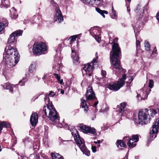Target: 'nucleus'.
Listing matches in <instances>:
<instances>
[{
  "instance_id": "f257e3e1",
  "label": "nucleus",
  "mask_w": 159,
  "mask_h": 159,
  "mask_svg": "<svg viewBox=\"0 0 159 159\" xmlns=\"http://www.w3.org/2000/svg\"><path fill=\"white\" fill-rule=\"evenodd\" d=\"M120 52V48L118 44L114 43L112 46V49L110 52V61L113 66V70L116 69L117 71L121 73L122 75L121 78H119L118 81L120 83V81L124 82L123 85L125 84V80L126 78V75L124 73L125 70L122 69L120 65V61L118 59L119 54Z\"/></svg>"
},
{
  "instance_id": "f03ea898",
  "label": "nucleus",
  "mask_w": 159,
  "mask_h": 159,
  "mask_svg": "<svg viewBox=\"0 0 159 159\" xmlns=\"http://www.w3.org/2000/svg\"><path fill=\"white\" fill-rule=\"evenodd\" d=\"M19 55L16 48L9 46L3 54V61L7 65L12 67L18 62Z\"/></svg>"
},
{
  "instance_id": "7ed1b4c3",
  "label": "nucleus",
  "mask_w": 159,
  "mask_h": 159,
  "mask_svg": "<svg viewBox=\"0 0 159 159\" xmlns=\"http://www.w3.org/2000/svg\"><path fill=\"white\" fill-rule=\"evenodd\" d=\"M157 113L156 110L153 109H145L138 113L139 124L142 125L149 123L151 117H153Z\"/></svg>"
},
{
  "instance_id": "20e7f679",
  "label": "nucleus",
  "mask_w": 159,
  "mask_h": 159,
  "mask_svg": "<svg viewBox=\"0 0 159 159\" xmlns=\"http://www.w3.org/2000/svg\"><path fill=\"white\" fill-rule=\"evenodd\" d=\"M43 111L45 116L53 123H58L59 122V117L56 109L53 108L52 105H48L47 108L44 107Z\"/></svg>"
},
{
  "instance_id": "39448f33",
  "label": "nucleus",
  "mask_w": 159,
  "mask_h": 159,
  "mask_svg": "<svg viewBox=\"0 0 159 159\" xmlns=\"http://www.w3.org/2000/svg\"><path fill=\"white\" fill-rule=\"evenodd\" d=\"M71 134L81 150L84 154L89 156L90 155V152L86 147L84 140L80 137L78 131L75 129Z\"/></svg>"
},
{
  "instance_id": "423d86ee",
  "label": "nucleus",
  "mask_w": 159,
  "mask_h": 159,
  "mask_svg": "<svg viewBox=\"0 0 159 159\" xmlns=\"http://www.w3.org/2000/svg\"><path fill=\"white\" fill-rule=\"evenodd\" d=\"M47 50V46L43 43H35L32 48L34 54L38 55L44 54Z\"/></svg>"
},
{
  "instance_id": "0eeeda50",
  "label": "nucleus",
  "mask_w": 159,
  "mask_h": 159,
  "mask_svg": "<svg viewBox=\"0 0 159 159\" xmlns=\"http://www.w3.org/2000/svg\"><path fill=\"white\" fill-rule=\"evenodd\" d=\"M150 89L147 85H144L142 89L137 92V97L139 100H144L148 96Z\"/></svg>"
},
{
  "instance_id": "6e6552de",
  "label": "nucleus",
  "mask_w": 159,
  "mask_h": 159,
  "mask_svg": "<svg viewBox=\"0 0 159 159\" xmlns=\"http://www.w3.org/2000/svg\"><path fill=\"white\" fill-rule=\"evenodd\" d=\"M97 59H94L91 63H89L84 65L83 68L84 70L86 72V74L87 73H92L94 67L96 65L97 66Z\"/></svg>"
},
{
  "instance_id": "1a4fd4ad",
  "label": "nucleus",
  "mask_w": 159,
  "mask_h": 159,
  "mask_svg": "<svg viewBox=\"0 0 159 159\" xmlns=\"http://www.w3.org/2000/svg\"><path fill=\"white\" fill-rule=\"evenodd\" d=\"M22 33V31L20 30H17L12 33L10 35L8 39V43L11 45L12 44L15 43L16 41V38L21 35Z\"/></svg>"
},
{
  "instance_id": "9d476101",
  "label": "nucleus",
  "mask_w": 159,
  "mask_h": 159,
  "mask_svg": "<svg viewBox=\"0 0 159 159\" xmlns=\"http://www.w3.org/2000/svg\"><path fill=\"white\" fill-rule=\"evenodd\" d=\"M159 125V119H157L154 121L152 127V130L150 132V137L155 138L157 136V133L158 132Z\"/></svg>"
},
{
  "instance_id": "9b49d317",
  "label": "nucleus",
  "mask_w": 159,
  "mask_h": 159,
  "mask_svg": "<svg viewBox=\"0 0 159 159\" xmlns=\"http://www.w3.org/2000/svg\"><path fill=\"white\" fill-rule=\"evenodd\" d=\"M79 126L81 131L84 133L87 134L89 133L92 134H94L96 133V129L90 127L86 126L83 124H80Z\"/></svg>"
},
{
  "instance_id": "f8f14e48",
  "label": "nucleus",
  "mask_w": 159,
  "mask_h": 159,
  "mask_svg": "<svg viewBox=\"0 0 159 159\" xmlns=\"http://www.w3.org/2000/svg\"><path fill=\"white\" fill-rule=\"evenodd\" d=\"M123 83L124 82L123 81H120V83L118 81L116 82V83L109 84L107 85V87L108 88L111 90L117 91L123 86Z\"/></svg>"
},
{
  "instance_id": "ddd939ff",
  "label": "nucleus",
  "mask_w": 159,
  "mask_h": 159,
  "mask_svg": "<svg viewBox=\"0 0 159 159\" xmlns=\"http://www.w3.org/2000/svg\"><path fill=\"white\" fill-rule=\"evenodd\" d=\"M86 98L87 100H92L96 98L95 94L93 90L92 87H88L86 92Z\"/></svg>"
},
{
  "instance_id": "4468645a",
  "label": "nucleus",
  "mask_w": 159,
  "mask_h": 159,
  "mask_svg": "<svg viewBox=\"0 0 159 159\" xmlns=\"http://www.w3.org/2000/svg\"><path fill=\"white\" fill-rule=\"evenodd\" d=\"M30 123L33 126H35L38 121V115L36 113H32L30 118Z\"/></svg>"
},
{
  "instance_id": "2eb2a0df",
  "label": "nucleus",
  "mask_w": 159,
  "mask_h": 159,
  "mask_svg": "<svg viewBox=\"0 0 159 159\" xmlns=\"http://www.w3.org/2000/svg\"><path fill=\"white\" fill-rule=\"evenodd\" d=\"M63 17L62 15L61 11L59 10H57L54 17L55 21H57L58 23H59L63 21Z\"/></svg>"
},
{
  "instance_id": "dca6fc26",
  "label": "nucleus",
  "mask_w": 159,
  "mask_h": 159,
  "mask_svg": "<svg viewBox=\"0 0 159 159\" xmlns=\"http://www.w3.org/2000/svg\"><path fill=\"white\" fill-rule=\"evenodd\" d=\"M71 52L72 53V57L73 58L74 62L77 64L79 63L78 60H79V57L78 53L75 50L71 49Z\"/></svg>"
},
{
  "instance_id": "f3484780",
  "label": "nucleus",
  "mask_w": 159,
  "mask_h": 159,
  "mask_svg": "<svg viewBox=\"0 0 159 159\" xmlns=\"http://www.w3.org/2000/svg\"><path fill=\"white\" fill-rule=\"evenodd\" d=\"M126 139L129 140L127 143V144L129 147L131 148H133L136 145V143H135L132 139H131L128 137H125L123 138V140L125 141Z\"/></svg>"
},
{
  "instance_id": "a211bd4d",
  "label": "nucleus",
  "mask_w": 159,
  "mask_h": 159,
  "mask_svg": "<svg viewBox=\"0 0 159 159\" xmlns=\"http://www.w3.org/2000/svg\"><path fill=\"white\" fill-rule=\"evenodd\" d=\"M4 89H9L10 92L12 93L13 88L15 87V85L12 84L10 83H7L4 85H1Z\"/></svg>"
},
{
  "instance_id": "6ab92c4d",
  "label": "nucleus",
  "mask_w": 159,
  "mask_h": 159,
  "mask_svg": "<svg viewBox=\"0 0 159 159\" xmlns=\"http://www.w3.org/2000/svg\"><path fill=\"white\" fill-rule=\"evenodd\" d=\"M81 106L82 108H84V111L87 113L89 109L88 106L87 105L86 101L84 99H81Z\"/></svg>"
},
{
  "instance_id": "aec40b11",
  "label": "nucleus",
  "mask_w": 159,
  "mask_h": 159,
  "mask_svg": "<svg viewBox=\"0 0 159 159\" xmlns=\"http://www.w3.org/2000/svg\"><path fill=\"white\" fill-rule=\"evenodd\" d=\"M126 103L123 102L120 104V112H121L123 115H125L126 114V111H127L126 106Z\"/></svg>"
},
{
  "instance_id": "412c9836",
  "label": "nucleus",
  "mask_w": 159,
  "mask_h": 159,
  "mask_svg": "<svg viewBox=\"0 0 159 159\" xmlns=\"http://www.w3.org/2000/svg\"><path fill=\"white\" fill-rule=\"evenodd\" d=\"M9 7V0H1L0 7L7 8Z\"/></svg>"
},
{
  "instance_id": "4be33fe9",
  "label": "nucleus",
  "mask_w": 159,
  "mask_h": 159,
  "mask_svg": "<svg viewBox=\"0 0 159 159\" xmlns=\"http://www.w3.org/2000/svg\"><path fill=\"white\" fill-rule=\"evenodd\" d=\"M102 2V0H88V3L91 5H99Z\"/></svg>"
},
{
  "instance_id": "5701e85b",
  "label": "nucleus",
  "mask_w": 159,
  "mask_h": 159,
  "mask_svg": "<svg viewBox=\"0 0 159 159\" xmlns=\"http://www.w3.org/2000/svg\"><path fill=\"white\" fill-rule=\"evenodd\" d=\"M10 16L12 19H14L17 17L18 14L14 7L12 8L10 11Z\"/></svg>"
},
{
  "instance_id": "b1692460",
  "label": "nucleus",
  "mask_w": 159,
  "mask_h": 159,
  "mask_svg": "<svg viewBox=\"0 0 159 159\" xmlns=\"http://www.w3.org/2000/svg\"><path fill=\"white\" fill-rule=\"evenodd\" d=\"M4 127H10V124L9 123L5 121H3L0 123V133Z\"/></svg>"
},
{
  "instance_id": "393cba45",
  "label": "nucleus",
  "mask_w": 159,
  "mask_h": 159,
  "mask_svg": "<svg viewBox=\"0 0 159 159\" xmlns=\"http://www.w3.org/2000/svg\"><path fill=\"white\" fill-rule=\"evenodd\" d=\"M137 35V34L135 35V36L136 37V47L137 51V56H139V54L138 53L139 52H140L141 50H140L139 49L140 48V42L139 40H138Z\"/></svg>"
},
{
  "instance_id": "a878e982",
  "label": "nucleus",
  "mask_w": 159,
  "mask_h": 159,
  "mask_svg": "<svg viewBox=\"0 0 159 159\" xmlns=\"http://www.w3.org/2000/svg\"><path fill=\"white\" fill-rule=\"evenodd\" d=\"M62 67V65L61 64H57V65H55L52 68L54 70L55 73H57V71H59L60 70Z\"/></svg>"
},
{
  "instance_id": "bb28decb",
  "label": "nucleus",
  "mask_w": 159,
  "mask_h": 159,
  "mask_svg": "<svg viewBox=\"0 0 159 159\" xmlns=\"http://www.w3.org/2000/svg\"><path fill=\"white\" fill-rule=\"evenodd\" d=\"M135 11L137 13L139 12V13L142 12V14H143L144 12V8L141 5H139L136 7Z\"/></svg>"
},
{
  "instance_id": "cd10ccee",
  "label": "nucleus",
  "mask_w": 159,
  "mask_h": 159,
  "mask_svg": "<svg viewBox=\"0 0 159 159\" xmlns=\"http://www.w3.org/2000/svg\"><path fill=\"white\" fill-rule=\"evenodd\" d=\"M55 77L58 80V82L59 84H64L63 80L62 79H61V76L59 74L54 73L53 74Z\"/></svg>"
},
{
  "instance_id": "c85d7f7f",
  "label": "nucleus",
  "mask_w": 159,
  "mask_h": 159,
  "mask_svg": "<svg viewBox=\"0 0 159 159\" xmlns=\"http://www.w3.org/2000/svg\"><path fill=\"white\" fill-rule=\"evenodd\" d=\"M96 11L101 15L103 17H105V16L104 14H108V12L105 10H102L98 8H96Z\"/></svg>"
},
{
  "instance_id": "c756f323",
  "label": "nucleus",
  "mask_w": 159,
  "mask_h": 159,
  "mask_svg": "<svg viewBox=\"0 0 159 159\" xmlns=\"http://www.w3.org/2000/svg\"><path fill=\"white\" fill-rule=\"evenodd\" d=\"M36 63L33 62L30 65L29 68V70L30 73H33L34 70L36 67Z\"/></svg>"
},
{
  "instance_id": "7c9ffc66",
  "label": "nucleus",
  "mask_w": 159,
  "mask_h": 159,
  "mask_svg": "<svg viewBox=\"0 0 159 159\" xmlns=\"http://www.w3.org/2000/svg\"><path fill=\"white\" fill-rule=\"evenodd\" d=\"M51 156L53 159H59L61 156L59 154L56 153H52Z\"/></svg>"
},
{
  "instance_id": "2f4dec72",
  "label": "nucleus",
  "mask_w": 159,
  "mask_h": 159,
  "mask_svg": "<svg viewBox=\"0 0 159 159\" xmlns=\"http://www.w3.org/2000/svg\"><path fill=\"white\" fill-rule=\"evenodd\" d=\"M2 20H0V23L2 24V25H4V27L7 26L8 25V22L7 20L5 18H1Z\"/></svg>"
},
{
  "instance_id": "473e14b6",
  "label": "nucleus",
  "mask_w": 159,
  "mask_h": 159,
  "mask_svg": "<svg viewBox=\"0 0 159 159\" xmlns=\"http://www.w3.org/2000/svg\"><path fill=\"white\" fill-rule=\"evenodd\" d=\"M116 145L118 147H119V146L120 147H125L126 146L125 143L121 140H118L117 142Z\"/></svg>"
},
{
  "instance_id": "72a5a7b5",
  "label": "nucleus",
  "mask_w": 159,
  "mask_h": 159,
  "mask_svg": "<svg viewBox=\"0 0 159 159\" xmlns=\"http://www.w3.org/2000/svg\"><path fill=\"white\" fill-rule=\"evenodd\" d=\"M145 49L147 51H149L150 50V45L147 41H145L144 43Z\"/></svg>"
},
{
  "instance_id": "f704fd0d",
  "label": "nucleus",
  "mask_w": 159,
  "mask_h": 159,
  "mask_svg": "<svg viewBox=\"0 0 159 159\" xmlns=\"http://www.w3.org/2000/svg\"><path fill=\"white\" fill-rule=\"evenodd\" d=\"M132 139L135 143H136L139 141V137L138 135H133L132 136V138L131 139Z\"/></svg>"
},
{
  "instance_id": "c9c22d12",
  "label": "nucleus",
  "mask_w": 159,
  "mask_h": 159,
  "mask_svg": "<svg viewBox=\"0 0 159 159\" xmlns=\"http://www.w3.org/2000/svg\"><path fill=\"white\" fill-rule=\"evenodd\" d=\"M111 18L113 19H116L117 17V16L116 15L115 11L114 10L113 8L112 7V12L111 15Z\"/></svg>"
},
{
  "instance_id": "e433bc0d",
  "label": "nucleus",
  "mask_w": 159,
  "mask_h": 159,
  "mask_svg": "<svg viewBox=\"0 0 159 159\" xmlns=\"http://www.w3.org/2000/svg\"><path fill=\"white\" fill-rule=\"evenodd\" d=\"M98 34H97V33H96V34H95L94 33V36H93V37H94V38H95L96 40L99 43L100 40H101V38L100 37H99L98 36Z\"/></svg>"
},
{
  "instance_id": "4c0bfd02",
  "label": "nucleus",
  "mask_w": 159,
  "mask_h": 159,
  "mask_svg": "<svg viewBox=\"0 0 159 159\" xmlns=\"http://www.w3.org/2000/svg\"><path fill=\"white\" fill-rule=\"evenodd\" d=\"M27 81V80L26 78H23L19 82V84H20L21 86H23L24 85L25 82Z\"/></svg>"
},
{
  "instance_id": "58836bf2",
  "label": "nucleus",
  "mask_w": 159,
  "mask_h": 159,
  "mask_svg": "<svg viewBox=\"0 0 159 159\" xmlns=\"http://www.w3.org/2000/svg\"><path fill=\"white\" fill-rule=\"evenodd\" d=\"M78 35H75L71 36L70 37V38L71 39V40H70V44L71 43V42L73 41H75L76 39L77 38Z\"/></svg>"
},
{
  "instance_id": "ea45409f",
  "label": "nucleus",
  "mask_w": 159,
  "mask_h": 159,
  "mask_svg": "<svg viewBox=\"0 0 159 159\" xmlns=\"http://www.w3.org/2000/svg\"><path fill=\"white\" fill-rule=\"evenodd\" d=\"M154 84V82L152 80H149V83L148 84V86L150 88H152Z\"/></svg>"
},
{
  "instance_id": "a19ab883",
  "label": "nucleus",
  "mask_w": 159,
  "mask_h": 159,
  "mask_svg": "<svg viewBox=\"0 0 159 159\" xmlns=\"http://www.w3.org/2000/svg\"><path fill=\"white\" fill-rule=\"evenodd\" d=\"M44 101L45 102V103L47 104H48V103H49V100L48 95H46L45 97L44 98Z\"/></svg>"
},
{
  "instance_id": "79ce46f5",
  "label": "nucleus",
  "mask_w": 159,
  "mask_h": 159,
  "mask_svg": "<svg viewBox=\"0 0 159 159\" xmlns=\"http://www.w3.org/2000/svg\"><path fill=\"white\" fill-rule=\"evenodd\" d=\"M4 28V25H2V24L0 23V33L3 32Z\"/></svg>"
},
{
  "instance_id": "37998d69",
  "label": "nucleus",
  "mask_w": 159,
  "mask_h": 159,
  "mask_svg": "<svg viewBox=\"0 0 159 159\" xmlns=\"http://www.w3.org/2000/svg\"><path fill=\"white\" fill-rule=\"evenodd\" d=\"M48 95L50 97H53L55 95V94L53 91H50Z\"/></svg>"
},
{
  "instance_id": "c03bdc74",
  "label": "nucleus",
  "mask_w": 159,
  "mask_h": 159,
  "mask_svg": "<svg viewBox=\"0 0 159 159\" xmlns=\"http://www.w3.org/2000/svg\"><path fill=\"white\" fill-rule=\"evenodd\" d=\"M50 2L51 4L53 6L57 7V4L55 2H54L53 0H50Z\"/></svg>"
},
{
  "instance_id": "a18cd8bd",
  "label": "nucleus",
  "mask_w": 159,
  "mask_h": 159,
  "mask_svg": "<svg viewBox=\"0 0 159 159\" xmlns=\"http://www.w3.org/2000/svg\"><path fill=\"white\" fill-rule=\"evenodd\" d=\"M101 75L103 77H105L106 75V71L105 70H102L101 72Z\"/></svg>"
},
{
  "instance_id": "49530a36",
  "label": "nucleus",
  "mask_w": 159,
  "mask_h": 159,
  "mask_svg": "<svg viewBox=\"0 0 159 159\" xmlns=\"http://www.w3.org/2000/svg\"><path fill=\"white\" fill-rule=\"evenodd\" d=\"M92 152H96V147L95 146H92L91 147Z\"/></svg>"
},
{
  "instance_id": "de8ad7c7",
  "label": "nucleus",
  "mask_w": 159,
  "mask_h": 159,
  "mask_svg": "<svg viewBox=\"0 0 159 159\" xmlns=\"http://www.w3.org/2000/svg\"><path fill=\"white\" fill-rule=\"evenodd\" d=\"M157 50L156 47L154 48L153 51L152 52V55L155 56V55L157 54Z\"/></svg>"
},
{
  "instance_id": "09e8293b",
  "label": "nucleus",
  "mask_w": 159,
  "mask_h": 159,
  "mask_svg": "<svg viewBox=\"0 0 159 159\" xmlns=\"http://www.w3.org/2000/svg\"><path fill=\"white\" fill-rule=\"evenodd\" d=\"M156 18L159 22V11L157 13L156 15Z\"/></svg>"
},
{
  "instance_id": "8fccbe9b",
  "label": "nucleus",
  "mask_w": 159,
  "mask_h": 159,
  "mask_svg": "<svg viewBox=\"0 0 159 159\" xmlns=\"http://www.w3.org/2000/svg\"><path fill=\"white\" fill-rule=\"evenodd\" d=\"M40 157L39 154H36L35 157V159H40Z\"/></svg>"
},
{
  "instance_id": "3c124183",
  "label": "nucleus",
  "mask_w": 159,
  "mask_h": 159,
  "mask_svg": "<svg viewBox=\"0 0 159 159\" xmlns=\"http://www.w3.org/2000/svg\"><path fill=\"white\" fill-rule=\"evenodd\" d=\"M48 74H45L44 75V76L43 78V80L45 79L46 78H47L48 77Z\"/></svg>"
},
{
  "instance_id": "603ef678",
  "label": "nucleus",
  "mask_w": 159,
  "mask_h": 159,
  "mask_svg": "<svg viewBox=\"0 0 159 159\" xmlns=\"http://www.w3.org/2000/svg\"><path fill=\"white\" fill-rule=\"evenodd\" d=\"M98 101L95 102H94V107H96V106L97 105V104H98Z\"/></svg>"
},
{
  "instance_id": "864d4df0",
  "label": "nucleus",
  "mask_w": 159,
  "mask_h": 159,
  "mask_svg": "<svg viewBox=\"0 0 159 159\" xmlns=\"http://www.w3.org/2000/svg\"><path fill=\"white\" fill-rule=\"evenodd\" d=\"M29 46L30 47L29 48L30 52H31V51H30V50H31V48H32V45H30V44H29Z\"/></svg>"
},
{
  "instance_id": "5fc2aeb1",
  "label": "nucleus",
  "mask_w": 159,
  "mask_h": 159,
  "mask_svg": "<svg viewBox=\"0 0 159 159\" xmlns=\"http://www.w3.org/2000/svg\"><path fill=\"white\" fill-rule=\"evenodd\" d=\"M129 79L130 80V79H131V81H132L133 80V79H132V76H129L128 77Z\"/></svg>"
},
{
  "instance_id": "6e6d98bb",
  "label": "nucleus",
  "mask_w": 159,
  "mask_h": 159,
  "mask_svg": "<svg viewBox=\"0 0 159 159\" xmlns=\"http://www.w3.org/2000/svg\"><path fill=\"white\" fill-rule=\"evenodd\" d=\"M84 2H85V3H88V0H81Z\"/></svg>"
},
{
  "instance_id": "4d7b16f0",
  "label": "nucleus",
  "mask_w": 159,
  "mask_h": 159,
  "mask_svg": "<svg viewBox=\"0 0 159 159\" xmlns=\"http://www.w3.org/2000/svg\"><path fill=\"white\" fill-rule=\"evenodd\" d=\"M127 10L129 12L130 11V8H129L128 6L127 7Z\"/></svg>"
},
{
  "instance_id": "13d9d810",
  "label": "nucleus",
  "mask_w": 159,
  "mask_h": 159,
  "mask_svg": "<svg viewBox=\"0 0 159 159\" xmlns=\"http://www.w3.org/2000/svg\"><path fill=\"white\" fill-rule=\"evenodd\" d=\"M92 73L89 72L87 73V74H88V75L89 76H91V75H92Z\"/></svg>"
},
{
  "instance_id": "bf43d9fd",
  "label": "nucleus",
  "mask_w": 159,
  "mask_h": 159,
  "mask_svg": "<svg viewBox=\"0 0 159 159\" xmlns=\"http://www.w3.org/2000/svg\"><path fill=\"white\" fill-rule=\"evenodd\" d=\"M21 157L22 159H27V158L26 157Z\"/></svg>"
},
{
  "instance_id": "052dcab7",
  "label": "nucleus",
  "mask_w": 159,
  "mask_h": 159,
  "mask_svg": "<svg viewBox=\"0 0 159 159\" xmlns=\"http://www.w3.org/2000/svg\"><path fill=\"white\" fill-rule=\"evenodd\" d=\"M123 159H128V156L126 155L125 157Z\"/></svg>"
},
{
  "instance_id": "680f3d73",
  "label": "nucleus",
  "mask_w": 159,
  "mask_h": 159,
  "mask_svg": "<svg viewBox=\"0 0 159 159\" xmlns=\"http://www.w3.org/2000/svg\"><path fill=\"white\" fill-rule=\"evenodd\" d=\"M59 159H64L63 157L62 156H61L60 158H59Z\"/></svg>"
},
{
  "instance_id": "e2e57ef3",
  "label": "nucleus",
  "mask_w": 159,
  "mask_h": 159,
  "mask_svg": "<svg viewBox=\"0 0 159 159\" xmlns=\"http://www.w3.org/2000/svg\"><path fill=\"white\" fill-rule=\"evenodd\" d=\"M61 92L62 94H63L64 93V91L63 90H61Z\"/></svg>"
},
{
  "instance_id": "0e129e2a",
  "label": "nucleus",
  "mask_w": 159,
  "mask_h": 159,
  "mask_svg": "<svg viewBox=\"0 0 159 159\" xmlns=\"http://www.w3.org/2000/svg\"><path fill=\"white\" fill-rule=\"evenodd\" d=\"M97 142L98 143H101V141L99 140Z\"/></svg>"
},
{
  "instance_id": "69168bd1",
  "label": "nucleus",
  "mask_w": 159,
  "mask_h": 159,
  "mask_svg": "<svg viewBox=\"0 0 159 159\" xmlns=\"http://www.w3.org/2000/svg\"><path fill=\"white\" fill-rule=\"evenodd\" d=\"M97 146L98 147H100V145L99 144H98Z\"/></svg>"
},
{
  "instance_id": "338daca9",
  "label": "nucleus",
  "mask_w": 159,
  "mask_h": 159,
  "mask_svg": "<svg viewBox=\"0 0 159 159\" xmlns=\"http://www.w3.org/2000/svg\"><path fill=\"white\" fill-rule=\"evenodd\" d=\"M96 30H94V31H93V33H95V32H96Z\"/></svg>"
},
{
  "instance_id": "774afa93",
  "label": "nucleus",
  "mask_w": 159,
  "mask_h": 159,
  "mask_svg": "<svg viewBox=\"0 0 159 159\" xmlns=\"http://www.w3.org/2000/svg\"><path fill=\"white\" fill-rule=\"evenodd\" d=\"M117 75H118V76L119 77V76H120V74H118V73H117Z\"/></svg>"
}]
</instances>
